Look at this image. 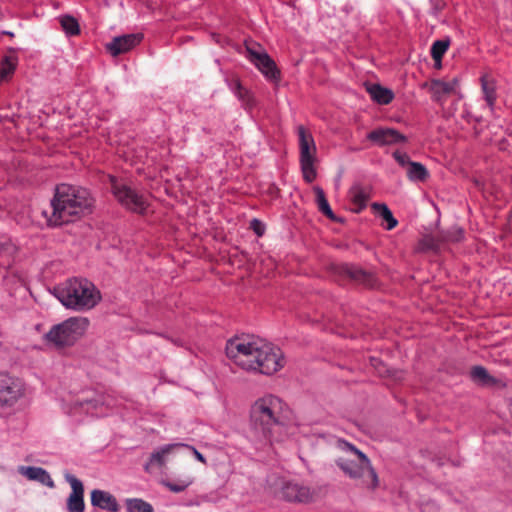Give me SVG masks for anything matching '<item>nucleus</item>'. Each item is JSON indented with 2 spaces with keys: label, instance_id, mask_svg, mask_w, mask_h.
<instances>
[{
  "label": "nucleus",
  "instance_id": "nucleus-33",
  "mask_svg": "<svg viewBox=\"0 0 512 512\" xmlns=\"http://www.w3.org/2000/svg\"><path fill=\"white\" fill-rule=\"evenodd\" d=\"M63 30L69 35H78L80 32L77 20L72 16H63L60 19Z\"/></svg>",
  "mask_w": 512,
  "mask_h": 512
},
{
  "label": "nucleus",
  "instance_id": "nucleus-5",
  "mask_svg": "<svg viewBox=\"0 0 512 512\" xmlns=\"http://www.w3.org/2000/svg\"><path fill=\"white\" fill-rule=\"evenodd\" d=\"M338 446L352 456L339 457L336 460V464L342 472L361 486L375 489L379 484V479L370 459L354 445L344 440L338 441Z\"/></svg>",
  "mask_w": 512,
  "mask_h": 512
},
{
  "label": "nucleus",
  "instance_id": "nucleus-20",
  "mask_svg": "<svg viewBox=\"0 0 512 512\" xmlns=\"http://www.w3.org/2000/svg\"><path fill=\"white\" fill-rule=\"evenodd\" d=\"M471 380L482 387H497L501 385V380L489 374L483 366H473L470 370Z\"/></svg>",
  "mask_w": 512,
  "mask_h": 512
},
{
  "label": "nucleus",
  "instance_id": "nucleus-34",
  "mask_svg": "<svg viewBox=\"0 0 512 512\" xmlns=\"http://www.w3.org/2000/svg\"><path fill=\"white\" fill-rule=\"evenodd\" d=\"M462 237H463V230L461 228L454 227L450 231L447 232V234L444 236V239L446 241L458 242L462 239Z\"/></svg>",
  "mask_w": 512,
  "mask_h": 512
},
{
  "label": "nucleus",
  "instance_id": "nucleus-37",
  "mask_svg": "<svg viewBox=\"0 0 512 512\" xmlns=\"http://www.w3.org/2000/svg\"><path fill=\"white\" fill-rule=\"evenodd\" d=\"M252 228L258 236H261L264 233L262 224L256 219L252 221Z\"/></svg>",
  "mask_w": 512,
  "mask_h": 512
},
{
  "label": "nucleus",
  "instance_id": "nucleus-31",
  "mask_svg": "<svg viewBox=\"0 0 512 512\" xmlns=\"http://www.w3.org/2000/svg\"><path fill=\"white\" fill-rule=\"evenodd\" d=\"M450 45L449 40H437L431 46V57L440 66L442 58Z\"/></svg>",
  "mask_w": 512,
  "mask_h": 512
},
{
  "label": "nucleus",
  "instance_id": "nucleus-38",
  "mask_svg": "<svg viewBox=\"0 0 512 512\" xmlns=\"http://www.w3.org/2000/svg\"><path fill=\"white\" fill-rule=\"evenodd\" d=\"M442 9V6L440 4L436 5L434 8V14L436 15L438 11Z\"/></svg>",
  "mask_w": 512,
  "mask_h": 512
},
{
  "label": "nucleus",
  "instance_id": "nucleus-32",
  "mask_svg": "<svg viewBox=\"0 0 512 512\" xmlns=\"http://www.w3.org/2000/svg\"><path fill=\"white\" fill-rule=\"evenodd\" d=\"M127 512H154L152 505L140 498L126 500Z\"/></svg>",
  "mask_w": 512,
  "mask_h": 512
},
{
  "label": "nucleus",
  "instance_id": "nucleus-18",
  "mask_svg": "<svg viewBox=\"0 0 512 512\" xmlns=\"http://www.w3.org/2000/svg\"><path fill=\"white\" fill-rule=\"evenodd\" d=\"M90 501L93 507L106 510L108 512H118L120 510V505L116 497L105 490H92L90 493Z\"/></svg>",
  "mask_w": 512,
  "mask_h": 512
},
{
  "label": "nucleus",
  "instance_id": "nucleus-2",
  "mask_svg": "<svg viewBox=\"0 0 512 512\" xmlns=\"http://www.w3.org/2000/svg\"><path fill=\"white\" fill-rule=\"evenodd\" d=\"M93 205L94 198L86 188L63 183L55 189L50 214H44L50 226H60L91 213Z\"/></svg>",
  "mask_w": 512,
  "mask_h": 512
},
{
  "label": "nucleus",
  "instance_id": "nucleus-21",
  "mask_svg": "<svg viewBox=\"0 0 512 512\" xmlns=\"http://www.w3.org/2000/svg\"><path fill=\"white\" fill-rule=\"evenodd\" d=\"M19 472L29 480L38 481L49 488H54L55 484L50 474L41 467L21 466Z\"/></svg>",
  "mask_w": 512,
  "mask_h": 512
},
{
  "label": "nucleus",
  "instance_id": "nucleus-1",
  "mask_svg": "<svg viewBox=\"0 0 512 512\" xmlns=\"http://www.w3.org/2000/svg\"><path fill=\"white\" fill-rule=\"evenodd\" d=\"M226 355L235 365L246 371L273 375L283 369L286 358L283 351L259 338H235L226 344Z\"/></svg>",
  "mask_w": 512,
  "mask_h": 512
},
{
  "label": "nucleus",
  "instance_id": "nucleus-3",
  "mask_svg": "<svg viewBox=\"0 0 512 512\" xmlns=\"http://www.w3.org/2000/svg\"><path fill=\"white\" fill-rule=\"evenodd\" d=\"M284 402L277 396L266 394L256 399L249 411L253 431L272 444L283 440Z\"/></svg>",
  "mask_w": 512,
  "mask_h": 512
},
{
  "label": "nucleus",
  "instance_id": "nucleus-22",
  "mask_svg": "<svg viewBox=\"0 0 512 512\" xmlns=\"http://www.w3.org/2000/svg\"><path fill=\"white\" fill-rule=\"evenodd\" d=\"M458 86V80L452 79L450 81L433 80L431 82L430 90L436 101H441V98L445 95L455 93Z\"/></svg>",
  "mask_w": 512,
  "mask_h": 512
},
{
  "label": "nucleus",
  "instance_id": "nucleus-10",
  "mask_svg": "<svg viewBox=\"0 0 512 512\" xmlns=\"http://www.w3.org/2000/svg\"><path fill=\"white\" fill-rule=\"evenodd\" d=\"M26 394L25 382L9 374H0V408H11Z\"/></svg>",
  "mask_w": 512,
  "mask_h": 512
},
{
  "label": "nucleus",
  "instance_id": "nucleus-27",
  "mask_svg": "<svg viewBox=\"0 0 512 512\" xmlns=\"http://www.w3.org/2000/svg\"><path fill=\"white\" fill-rule=\"evenodd\" d=\"M194 479L190 475H185L173 480H163L162 484L173 493H180L186 490Z\"/></svg>",
  "mask_w": 512,
  "mask_h": 512
},
{
  "label": "nucleus",
  "instance_id": "nucleus-25",
  "mask_svg": "<svg viewBox=\"0 0 512 512\" xmlns=\"http://www.w3.org/2000/svg\"><path fill=\"white\" fill-rule=\"evenodd\" d=\"M313 191L316 196V203H317L319 211L321 213H323L330 220L337 222L338 218L332 211L323 189L319 186H315L313 188Z\"/></svg>",
  "mask_w": 512,
  "mask_h": 512
},
{
  "label": "nucleus",
  "instance_id": "nucleus-36",
  "mask_svg": "<svg viewBox=\"0 0 512 512\" xmlns=\"http://www.w3.org/2000/svg\"><path fill=\"white\" fill-rule=\"evenodd\" d=\"M182 449H189V450H191L192 453L194 454V456L196 457V459L198 461L206 464L205 457L197 449H195L194 447L184 444V447Z\"/></svg>",
  "mask_w": 512,
  "mask_h": 512
},
{
  "label": "nucleus",
  "instance_id": "nucleus-14",
  "mask_svg": "<svg viewBox=\"0 0 512 512\" xmlns=\"http://www.w3.org/2000/svg\"><path fill=\"white\" fill-rule=\"evenodd\" d=\"M65 480L70 484L72 492L67 499L68 512H84V486L83 483L74 475L66 473Z\"/></svg>",
  "mask_w": 512,
  "mask_h": 512
},
{
  "label": "nucleus",
  "instance_id": "nucleus-13",
  "mask_svg": "<svg viewBox=\"0 0 512 512\" xmlns=\"http://www.w3.org/2000/svg\"><path fill=\"white\" fill-rule=\"evenodd\" d=\"M184 447L182 443L168 444L158 450L154 451L148 461L146 462L144 469L148 473H153L157 470H161L166 467L169 456L175 454L177 451Z\"/></svg>",
  "mask_w": 512,
  "mask_h": 512
},
{
  "label": "nucleus",
  "instance_id": "nucleus-9",
  "mask_svg": "<svg viewBox=\"0 0 512 512\" xmlns=\"http://www.w3.org/2000/svg\"><path fill=\"white\" fill-rule=\"evenodd\" d=\"M246 57L270 81L280 80V71L274 60L257 43H246Z\"/></svg>",
  "mask_w": 512,
  "mask_h": 512
},
{
  "label": "nucleus",
  "instance_id": "nucleus-23",
  "mask_svg": "<svg viewBox=\"0 0 512 512\" xmlns=\"http://www.w3.org/2000/svg\"><path fill=\"white\" fill-rule=\"evenodd\" d=\"M366 90L372 100L380 105H387L394 98L393 92L380 84H369L366 86Z\"/></svg>",
  "mask_w": 512,
  "mask_h": 512
},
{
  "label": "nucleus",
  "instance_id": "nucleus-8",
  "mask_svg": "<svg viewBox=\"0 0 512 512\" xmlns=\"http://www.w3.org/2000/svg\"><path fill=\"white\" fill-rule=\"evenodd\" d=\"M300 166L303 178L307 183H311L316 178L314 167L316 161L317 148L312 134L303 126L298 127Z\"/></svg>",
  "mask_w": 512,
  "mask_h": 512
},
{
  "label": "nucleus",
  "instance_id": "nucleus-16",
  "mask_svg": "<svg viewBox=\"0 0 512 512\" xmlns=\"http://www.w3.org/2000/svg\"><path fill=\"white\" fill-rule=\"evenodd\" d=\"M142 40L141 34H125L114 37L111 42L106 44L107 51L114 57L127 53Z\"/></svg>",
  "mask_w": 512,
  "mask_h": 512
},
{
  "label": "nucleus",
  "instance_id": "nucleus-4",
  "mask_svg": "<svg viewBox=\"0 0 512 512\" xmlns=\"http://www.w3.org/2000/svg\"><path fill=\"white\" fill-rule=\"evenodd\" d=\"M55 297L68 309L87 311L101 300L100 291L95 285L82 278H72L59 284L53 291Z\"/></svg>",
  "mask_w": 512,
  "mask_h": 512
},
{
  "label": "nucleus",
  "instance_id": "nucleus-12",
  "mask_svg": "<svg viewBox=\"0 0 512 512\" xmlns=\"http://www.w3.org/2000/svg\"><path fill=\"white\" fill-rule=\"evenodd\" d=\"M395 161L406 170V175L409 180L414 182H424L429 177V172L426 167L410 159L407 153L396 150L393 153Z\"/></svg>",
  "mask_w": 512,
  "mask_h": 512
},
{
  "label": "nucleus",
  "instance_id": "nucleus-26",
  "mask_svg": "<svg viewBox=\"0 0 512 512\" xmlns=\"http://www.w3.org/2000/svg\"><path fill=\"white\" fill-rule=\"evenodd\" d=\"M373 211L375 214L380 216L383 220L387 222L386 229L392 230L394 229L398 221L394 218L391 210L388 208V206L384 203H373L371 205Z\"/></svg>",
  "mask_w": 512,
  "mask_h": 512
},
{
  "label": "nucleus",
  "instance_id": "nucleus-29",
  "mask_svg": "<svg viewBox=\"0 0 512 512\" xmlns=\"http://www.w3.org/2000/svg\"><path fill=\"white\" fill-rule=\"evenodd\" d=\"M17 66V57L14 55H6L1 61L0 81H5L11 77Z\"/></svg>",
  "mask_w": 512,
  "mask_h": 512
},
{
  "label": "nucleus",
  "instance_id": "nucleus-19",
  "mask_svg": "<svg viewBox=\"0 0 512 512\" xmlns=\"http://www.w3.org/2000/svg\"><path fill=\"white\" fill-rule=\"evenodd\" d=\"M348 196L352 205L351 210L355 213H360L366 207L369 191L360 184H354L349 189Z\"/></svg>",
  "mask_w": 512,
  "mask_h": 512
},
{
  "label": "nucleus",
  "instance_id": "nucleus-17",
  "mask_svg": "<svg viewBox=\"0 0 512 512\" xmlns=\"http://www.w3.org/2000/svg\"><path fill=\"white\" fill-rule=\"evenodd\" d=\"M104 401L101 399H93V400H85L79 401L76 400L67 409V413L71 416H77L81 414L91 415V416H104L106 412L104 411Z\"/></svg>",
  "mask_w": 512,
  "mask_h": 512
},
{
  "label": "nucleus",
  "instance_id": "nucleus-7",
  "mask_svg": "<svg viewBox=\"0 0 512 512\" xmlns=\"http://www.w3.org/2000/svg\"><path fill=\"white\" fill-rule=\"evenodd\" d=\"M111 191L117 201L126 209L144 214L149 206L148 197L138 192L124 182L118 181L115 177H110Z\"/></svg>",
  "mask_w": 512,
  "mask_h": 512
},
{
  "label": "nucleus",
  "instance_id": "nucleus-35",
  "mask_svg": "<svg viewBox=\"0 0 512 512\" xmlns=\"http://www.w3.org/2000/svg\"><path fill=\"white\" fill-rule=\"evenodd\" d=\"M14 248L9 242L0 243V257L2 258L4 255H10L13 252ZM0 264L2 262L0 261Z\"/></svg>",
  "mask_w": 512,
  "mask_h": 512
},
{
  "label": "nucleus",
  "instance_id": "nucleus-6",
  "mask_svg": "<svg viewBox=\"0 0 512 512\" xmlns=\"http://www.w3.org/2000/svg\"><path fill=\"white\" fill-rule=\"evenodd\" d=\"M89 324V319L86 317H70L53 325L45 334V339L57 348L71 347L85 335Z\"/></svg>",
  "mask_w": 512,
  "mask_h": 512
},
{
  "label": "nucleus",
  "instance_id": "nucleus-28",
  "mask_svg": "<svg viewBox=\"0 0 512 512\" xmlns=\"http://www.w3.org/2000/svg\"><path fill=\"white\" fill-rule=\"evenodd\" d=\"M343 272L351 279L363 283L365 285H371L373 277L363 269L355 266H344Z\"/></svg>",
  "mask_w": 512,
  "mask_h": 512
},
{
  "label": "nucleus",
  "instance_id": "nucleus-15",
  "mask_svg": "<svg viewBox=\"0 0 512 512\" xmlns=\"http://www.w3.org/2000/svg\"><path fill=\"white\" fill-rule=\"evenodd\" d=\"M367 140L378 146H387L405 143L407 137L396 129L380 127L370 131Z\"/></svg>",
  "mask_w": 512,
  "mask_h": 512
},
{
  "label": "nucleus",
  "instance_id": "nucleus-11",
  "mask_svg": "<svg viewBox=\"0 0 512 512\" xmlns=\"http://www.w3.org/2000/svg\"><path fill=\"white\" fill-rule=\"evenodd\" d=\"M282 497L289 502L311 503L318 499V491L297 481L286 482L281 489Z\"/></svg>",
  "mask_w": 512,
  "mask_h": 512
},
{
  "label": "nucleus",
  "instance_id": "nucleus-24",
  "mask_svg": "<svg viewBox=\"0 0 512 512\" xmlns=\"http://www.w3.org/2000/svg\"><path fill=\"white\" fill-rule=\"evenodd\" d=\"M481 88L487 104L492 107L496 101V81L491 74L485 73L481 76Z\"/></svg>",
  "mask_w": 512,
  "mask_h": 512
},
{
  "label": "nucleus",
  "instance_id": "nucleus-30",
  "mask_svg": "<svg viewBox=\"0 0 512 512\" xmlns=\"http://www.w3.org/2000/svg\"><path fill=\"white\" fill-rule=\"evenodd\" d=\"M231 89L244 105L248 107L253 105V97L251 93L249 92V90L242 86L239 79L233 80Z\"/></svg>",
  "mask_w": 512,
  "mask_h": 512
}]
</instances>
